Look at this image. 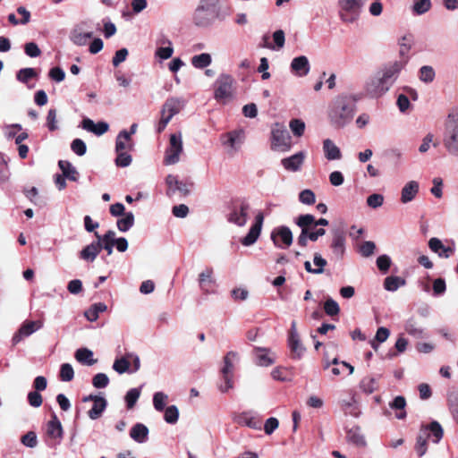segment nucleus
<instances>
[{"mask_svg":"<svg viewBox=\"0 0 458 458\" xmlns=\"http://www.w3.org/2000/svg\"><path fill=\"white\" fill-rule=\"evenodd\" d=\"M354 112L353 100L346 96H340L335 100L328 116L335 127L343 128L352 121Z\"/></svg>","mask_w":458,"mask_h":458,"instance_id":"obj_1","label":"nucleus"},{"mask_svg":"<svg viewBox=\"0 0 458 458\" xmlns=\"http://www.w3.org/2000/svg\"><path fill=\"white\" fill-rule=\"evenodd\" d=\"M228 208L227 221L238 226H243L247 222L249 203L244 199H233Z\"/></svg>","mask_w":458,"mask_h":458,"instance_id":"obj_2","label":"nucleus"},{"mask_svg":"<svg viewBox=\"0 0 458 458\" xmlns=\"http://www.w3.org/2000/svg\"><path fill=\"white\" fill-rule=\"evenodd\" d=\"M361 0H339V16L343 22L352 23L356 21L362 7Z\"/></svg>","mask_w":458,"mask_h":458,"instance_id":"obj_3","label":"nucleus"},{"mask_svg":"<svg viewBox=\"0 0 458 458\" xmlns=\"http://www.w3.org/2000/svg\"><path fill=\"white\" fill-rule=\"evenodd\" d=\"M443 143L449 154L458 156V121L448 115Z\"/></svg>","mask_w":458,"mask_h":458,"instance_id":"obj_4","label":"nucleus"},{"mask_svg":"<svg viewBox=\"0 0 458 458\" xmlns=\"http://www.w3.org/2000/svg\"><path fill=\"white\" fill-rule=\"evenodd\" d=\"M236 357V352H229L224 357V367L221 369V376L224 380V384L219 385L218 388L222 393H225L233 387V364L232 358Z\"/></svg>","mask_w":458,"mask_h":458,"instance_id":"obj_5","label":"nucleus"},{"mask_svg":"<svg viewBox=\"0 0 458 458\" xmlns=\"http://www.w3.org/2000/svg\"><path fill=\"white\" fill-rule=\"evenodd\" d=\"M182 152V140L181 133L171 134L169 147L165 151L164 164L174 165L180 159V154Z\"/></svg>","mask_w":458,"mask_h":458,"instance_id":"obj_6","label":"nucleus"},{"mask_svg":"<svg viewBox=\"0 0 458 458\" xmlns=\"http://www.w3.org/2000/svg\"><path fill=\"white\" fill-rule=\"evenodd\" d=\"M233 79L227 74H222L216 81L215 98L217 101L225 100L233 95Z\"/></svg>","mask_w":458,"mask_h":458,"instance_id":"obj_7","label":"nucleus"},{"mask_svg":"<svg viewBox=\"0 0 458 458\" xmlns=\"http://www.w3.org/2000/svg\"><path fill=\"white\" fill-rule=\"evenodd\" d=\"M271 240L277 248H287L293 243V233L289 227L282 225L272 231Z\"/></svg>","mask_w":458,"mask_h":458,"instance_id":"obj_8","label":"nucleus"},{"mask_svg":"<svg viewBox=\"0 0 458 458\" xmlns=\"http://www.w3.org/2000/svg\"><path fill=\"white\" fill-rule=\"evenodd\" d=\"M165 182L167 184V191L166 194L168 196H172L178 191L182 196H187L191 192V188L193 186L192 182H186L178 180L177 176L169 174L165 178Z\"/></svg>","mask_w":458,"mask_h":458,"instance_id":"obj_9","label":"nucleus"},{"mask_svg":"<svg viewBox=\"0 0 458 458\" xmlns=\"http://www.w3.org/2000/svg\"><path fill=\"white\" fill-rule=\"evenodd\" d=\"M271 134L272 148L286 150L290 148V135L286 130L277 124L276 127L273 128Z\"/></svg>","mask_w":458,"mask_h":458,"instance_id":"obj_10","label":"nucleus"},{"mask_svg":"<svg viewBox=\"0 0 458 458\" xmlns=\"http://www.w3.org/2000/svg\"><path fill=\"white\" fill-rule=\"evenodd\" d=\"M288 344L291 350V357L293 359H301L304 352V348L300 343L299 335L296 331V323L293 321L289 332Z\"/></svg>","mask_w":458,"mask_h":458,"instance_id":"obj_11","label":"nucleus"},{"mask_svg":"<svg viewBox=\"0 0 458 458\" xmlns=\"http://www.w3.org/2000/svg\"><path fill=\"white\" fill-rule=\"evenodd\" d=\"M389 89L387 81L382 76L374 78L367 83L366 91L371 98H379Z\"/></svg>","mask_w":458,"mask_h":458,"instance_id":"obj_12","label":"nucleus"},{"mask_svg":"<svg viewBox=\"0 0 458 458\" xmlns=\"http://www.w3.org/2000/svg\"><path fill=\"white\" fill-rule=\"evenodd\" d=\"M263 221H264V216L261 212H259L255 217L254 225H251L247 235L245 237H243L241 241V242L244 246H250V245L253 244L258 240V238L260 234V232H261Z\"/></svg>","mask_w":458,"mask_h":458,"instance_id":"obj_13","label":"nucleus"},{"mask_svg":"<svg viewBox=\"0 0 458 458\" xmlns=\"http://www.w3.org/2000/svg\"><path fill=\"white\" fill-rule=\"evenodd\" d=\"M38 328H39V325L38 322L26 320L19 328V330L13 335L12 343L13 345L18 344L23 338L30 336L32 335Z\"/></svg>","mask_w":458,"mask_h":458,"instance_id":"obj_14","label":"nucleus"},{"mask_svg":"<svg viewBox=\"0 0 458 458\" xmlns=\"http://www.w3.org/2000/svg\"><path fill=\"white\" fill-rule=\"evenodd\" d=\"M199 284L201 290L207 293L215 292L216 282L213 278V268L206 267L199 276Z\"/></svg>","mask_w":458,"mask_h":458,"instance_id":"obj_15","label":"nucleus"},{"mask_svg":"<svg viewBox=\"0 0 458 458\" xmlns=\"http://www.w3.org/2000/svg\"><path fill=\"white\" fill-rule=\"evenodd\" d=\"M114 236L115 233L113 230H108L104 235H100L98 232H95V237L100 244V250H105L108 256L113 253V248L115 243Z\"/></svg>","mask_w":458,"mask_h":458,"instance_id":"obj_16","label":"nucleus"},{"mask_svg":"<svg viewBox=\"0 0 458 458\" xmlns=\"http://www.w3.org/2000/svg\"><path fill=\"white\" fill-rule=\"evenodd\" d=\"M330 247L337 257H343L345 250V234L341 230L334 232Z\"/></svg>","mask_w":458,"mask_h":458,"instance_id":"obj_17","label":"nucleus"},{"mask_svg":"<svg viewBox=\"0 0 458 458\" xmlns=\"http://www.w3.org/2000/svg\"><path fill=\"white\" fill-rule=\"evenodd\" d=\"M100 253V244L96 242H92L90 244L85 246L79 254L80 259L87 262H93L98 255Z\"/></svg>","mask_w":458,"mask_h":458,"instance_id":"obj_18","label":"nucleus"},{"mask_svg":"<svg viewBox=\"0 0 458 458\" xmlns=\"http://www.w3.org/2000/svg\"><path fill=\"white\" fill-rule=\"evenodd\" d=\"M133 149V142L131 138L130 137V133L127 131L123 130L119 132L116 141H115V151L123 152V151H131Z\"/></svg>","mask_w":458,"mask_h":458,"instance_id":"obj_19","label":"nucleus"},{"mask_svg":"<svg viewBox=\"0 0 458 458\" xmlns=\"http://www.w3.org/2000/svg\"><path fill=\"white\" fill-rule=\"evenodd\" d=\"M292 71L299 76L307 75L310 72V63L305 55H301L293 59L291 63Z\"/></svg>","mask_w":458,"mask_h":458,"instance_id":"obj_20","label":"nucleus"},{"mask_svg":"<svg viewBox=\"0 0 458 458\" xmlns=\"http://www.w3.org/2000/svg\"><path fill=\"white\" fill-rule=\"evenodd\" d=\"M234 421L241 426H247L253 429H261V420L248 412H242L235 417Z\"/></svg>","mask_w":458,"mask_h":458,"instance_id":"obj_21","label":"nucleus"},{"mask_svg":"<svg viewBox=\"0 0 458 458\" xmlns=\"http://www.w3.org/2000/svg\"><path fill=\"white\" fill-rule=\"evenodd\" d=\"M303 161L304 154L298 152L289 157L282 159V165L286 170L296 172L301 168Z\"/></svg>","mask_w":458,"mask_h":458,"instance_id":"obj_22","label":"nucleus"},{"mask_svg":"<svg viewBox=\"0 0 458 458\" xmlns=\"http://www.w3.org/2000/svg\"><path fill=\"white\" fill-rule=\"evenodd\" d=\"M47 435L54 439L63 437V427L55 413L52 414L51 420L47 424Z\"/></svg>","mask_w":458,"mask_h":458,"instance_id":"obj_23","label":"nucleus"},{"mask_svg":"<svg viewBox=\"0 0 458 458\" xmlns=\"http://www.w3.org/2000/svg\"><path fill=\"white\" fill-rule=\"evenodd\" d=\"M419 183L416 181H410L407 182L401 192V201L408 203L411 201L419 192Z\"/></svg>","mask_w":458,"mask_h":458,"instance_id":"obj_24","label":"nucleus"},{"mask_svg":"<svg viewBox=\"0 0 458 458\" xmlns=\"http://www.w3.org/2000/svg\"><path fill=\"white\" fill-rule=\"evenodd\" d=\"M74 357L82 365L92 366L98 360L93 358V352L88 348H80L75 352Z\"/></svg>","mask_w":458,"mask_h":458,"instance_id":"obj_25","label":"nucleus"},{"mask_svg":"<svg viewBox=\"0 0 458 458\" xmlns=\"http://www.w3.org/2000/svg\"><path fill=\"white\" fill-rule=\"evenodd\" d=\"M420 429L427 430L428 432V438L432 437L434 443H438L444 435L443 428L437 421H432L428 425H422Z\"/></svg>","mask_w":458,"mask_h":458,"instance_id":"obj_26","label":"nucleus"},{"mask_svg":"<svg viewBox=\"0 0 458 458\" xmlns=\"http://www.w3.org/2000/svg\"><path fill=\"white\" fill-rule=\"evenodd\" d=\"M148 435V428L142 423H136L130 431V437L138 443H144Z\"/></svg>","mask_w":458,"mask_h":458,"instance_id":"obj_27","label":"nucleus"},{"mask_svg":"<svg viewBox=\"0 0 458 458\" xmlns=\"http://www.w3.org/2000/svg\"><path fill=\"white\" fill-rule=\"evenodd\" d=\"M323 149L325 152V157L328 160H335L340 159L342 157L341 151L339 148L334 144V142L327 139L323 142Z\"/></svg>","mask_w":458,"mask_h":458,"instance_id":"obj_28","label":"nucleus"},{"mask_svg":"<svg viewBox=\"0 0 458 458\" xmlns=\"http://www.w3.org/2000/svg\"><path fill=\"white\" fill-rule=\"evenodd\" d=\"M256 363L259 366H270L274 363V360L268 355L269 350L267 348L255 347Z\"/></svg>","mask_w":458,"mask_h":458,"instance_id":"obj_29","label":"nucleus"},{"mask_svg":"<svg viewBox=\"0 0 458 458\" xmlns=\"http://www.w3.org/2000/svg\"><path fill=\"white\" fill-rule=\"evenodd\" d=\"M214 18V15L206 13V11L196 9L193 15V21L195 25L199 27H206L211 23Z\"/></svg>","mask_w":458,"mask_h":458,"instance_id":"obj_30","label":"nucleus"},{"mask_svg":"<svg viewBox=\"0 0 458 458\" xmlns=\"http://www.w3.org/2000/svg\"><path fill=\"white\" fill-rule=\"evenodd\" d=\"M428 432L427 430L420 429L414 446L415 451L420 457L423 456L428 450Z\"/></svg>","mask_w":458,"mask_h":458,"instance_id":"obj_31","label":"nucleus"},{"mask_svg":"<svg viewBox=\"0 0 458 458\" xmlns=\"http://www.w3.org/2000/svg\"><path fill=\"white\" fill-rule=\"evenodd\" d=\"M58 166L63 173V176L70 181L76 182L78 179V173L69 161L60 160Z\"/></svg>","mask_w":458,"mask_h":458,"instance_id":"obj_32","label":"nucleus"},{"mask_svg":"<svg viewBox=\"0 0 458 458\" xmlns=\"http://www.w3.org/2000/svg\"><path fill=\"white\" fill-rule=\"evenodd\" d=\"M106 400L103 398H98L93 403L92 408L88 411V415L91 420H97L101 417L103 411L106 407Z\"/></svg>","mask_w":458,"mask_h":458,"instance_id":"obj_33","label":"nucleus"},{"mask_svg":"<svg viewBox=\"0 0 458 458\" xmlns=\"http://www.w3.org/2000/svg\"><path fill=\"white\" fill-rule=\"evenodd\" d=\"M346 437L350 443H352L358 446H363L366 444L360 427H353L350 428L347 431Z\"/></svg>","mask_w":458,"mask_h":458,"instance_id":"obj_34","label":"nucleus"},{"mask_svg":"<svg viewBox=\"0 0 458 458\" xmlns=\"http://www.w3.org/2000/svg\"><path fill=\"white\" fill-rule=\"evenodd\" d=\"M413 44V36L409 34V35H404L401 40H400V50H399V55L401 56V58H403V60H409V56H408V54L411 48V46Z\"/></svg>","mask_w":458,"mask_h":458,"instance_id":"obj_35","label":"nucleus"},{"mask_svg":"<svg viewBox=\"0 0 458 458\" xmlns=\"http://www.w3.org/2000/svg\"><path fill=\"white\" fill-rule=\"evenodd\" d=\"M182 107V102L177 98H169L164 103L162 108L173 115L177 114Z\"/></svg>","mask_w":458,"mask_h":458,"instance_id":"obj_36","label":"nucleus"},{"mask_svg":"<svg viewBox=\"0 0 458 458\" xmlns=\"http://www.w3.org/2000/svg\"><path fill=\"white\" fill-rule=\"evenodd\" d=\"M391 409L399 410V412L395 413V417L398 420H404L406 418V411L404 408L406 406V400L403 396H396L392 403L389 404Z\"/></svg>","mask_w":458,"mask_h":458,"instance_id":"obj_37","label":"nucleus"},{"mask_svg":"<svg viewBox=\"0 0 458 458\" xmlns=\"http://www.w3.org/2000/svg\"><path fill=\"white\" fill-rule=\"evenodd\" d=\"M106 309L107 306L103 302L95 303L85 311V317L89 321H96L98 318L99 313L106 311Z\"/></svg>","mask_w":458,"mask_h":458,"instance_id":"obj_38","label":"nucleus"},{"mask_svg":"<svg viewBox=\"0 0 458 458\" xmlns=\"http://www.w3.org/2000/svg\"><path fill=\"white\" fill-rule=\"evenodd\" d=\"M405 284V280L394 276L386 277L384 281V288L389 292L396 291L400 286Z\"/></svg>","mask_w":458,"mask_h":458,"instance_id":"obj_39","label":"nucleus"},{"mask_svg":"<svg viewBox=\"0 0 458 458\" xmlns=\"http://www.w3.org/2000/svg\"><path fill=\"white\" fill-rule=\"evenodd\" d=\"M211 55L208 53L194 55L191 58V64L198 69H203L211 64Z\"/></svg>","mask_w":458,"mask_h":458,"instance_id":"obj_40","label":"nucleus"},{"mask_svg":"<svg viewBox=\"0 0 458 458\" xmlns=\"http://www.w3.org/2000/svg\"><path fill=\"white\" fill-rule=\"evenodd\" d=\"M407 64V60L395 61L389 67L386 68L383 77L388 81L394 75L398 73Z\"/></svg>","mask_w":458,"mask_h":458,"instance_id":"obj_41","label":"nucleus"},{"mask_svg":"<svg viewBox=\"0 0 458 458\" xmlns=\"http://www.w3.org/2000/svg\"><path fill=\"white\" fill-rule=\"evenodd\" d=\"M123 215V218L117 220L116 225L121 232H127L134 225V216L131 212Z\"/></svg>","mask_w":458,"mask_h":458,"instance_id":"obj_42","label":"nucleus"},{"mask_svg":"<svg viewBox=\"0 0 458 458\" xmlns=\"http://www.w3.org/2000/svg\"><path fill=\"white\" fill-rule=\"evenodd\" d=\"M360 389L366 394H372L377 390V383L374 377H365L360 383Z\"/></svg>","mask_w":458,"mask_h":458,"instance_id":"obj_43","label":"nucleus"},{"mask_svg":"<svg viewBox=\"0 0 458 458\" xmlns=\"http://www.w3.org/2000/svg\"><path fill=\"white\" fill-rule=\"evenodd\" d=\"M92 37V32H81L78 30H74L72 33L71 39L75 45L84 46L86 45L87 41Z\"/></svg>","mask_w":458,"mask_h":458,"instance_id":"obj_44","label":"nucleus"},{"mask_svg":"<svg viewBox=\"0 0 458 458\" xmlns=\"http://www.w3.org/2000/svg\"><path fill=\"white\" fill-rule=\"evenodd\" d=\"M74 377V370L70 363H64L60 367L59 378L64 382H70Z\"/></svg>","mask_w":458,"mask_h":458,"instance_id":"obj_45","label":"nucleus"},{"mask_svg":"<svg viewBox=\"0 0 458 458\" xmlns=\"http://www.w3.org/2000/svg\"><path fill=\"white\" fill-rule=\"evenodd\" d=\"M431 6V0H415L412 11L415 14L420 15L429 11Z\"/></svg>","mask_w":458,"mask_h":458,"instance_id":"obj_46","label":"nucleus"},{"mask_svg":"<svg viewBox=\"0 0 458 458\" xmlns=\"http://www.w3.org/2000/svg\"><path fill=\"white\" fill-rule=\"evenodd\" d=\"M324 311L330 317L337 316L340 313V307L335 300L328 298L324 302Z\"/></svg>","mask_w":458,"mask_h":458,"instance_id":"obj_47","label":"nucleus"},{"mask_svg":"<svg viewBox=\"0 0 458 458\" xmlns=\"http://www.w3.org/2000/svg\"><path fill=\"white\" fill-rule=\"evenodd\" d=\"M37 76V72L33 68H23L21 69L16 75L19 81L22 83H28L31 79Z\"/></svg>","mask_w":458,"mask_h":458,"instance_id":"obj_48","label":"nucleus"},{"mask_svg":"<svg viewBox=\"0 0 458 458\" xmlns=\"http://www.w3.org/2000/svg\"><path fill=\"white\" fill-rule=\"evenodd\" d=\"M179 418V411L175 405L168 406L165 411L164 419L169 424H174Z\"/></svg>","mask_w":458,"mask_h":458,"instance_id":"obj_49","label":"nucleus"},{"mask_svg":"<svg viewBox=\"0 0 458 458\" xmlns=\"http://www.w3.org/2000/svg\"><path fill=\"white\" fill-rule=\"evenodd\" d=\"M168 396L163 392H157L153 396V405L155 409L158 411H162L165 410V406Z\"/></svg>","mask_w":458,"mask_h":458,"instance_id":"obj_50","label":"nucleus"},{"mask_svg":"<svg viewBox=\"0 0 458 458\" xmlns=\"http://www.w3.org/2000/svg\"><path fill=\"white\" fill-rule=\"evenodd\" d=\"M140 392L137 388H131L127 392V394L125 395V402H126L127 409L130 410L135 406V404L140 397Z\"/></svg>","mask_w":458,"mask_h":458,"instance_id":"obj_51","label":"nucleus"},{"mask_svg":"<svg viewBox=\"0 0 458 458\" xmlns=\"http://www.w3.org/2000/svg\"><path fill=\"white\" fill-rule=\"evenodd\" d=\"M217 4L218 0H201L197 9L206 11V13L216 16Z\"/></svg>","mask_w":458,"mask_h":458,"instance_id":"obj_52","label":"nucleus"},{"mask_svg":"<svg viewBox=\"0 0 458 458\" xmlns=\"http://www.w3.org/2000/svg\"><path fill=\"white\" fill-rule=\"evenodd\" d=\"M420 79L426 82H432L435 79V71L431 66L424 65L420 70Z\"/></svg>","mask_w":458,"mask_h":458,"instance_id":"obj_53","label":"nucleus"},{"mask_svg":"<svg viewBox=\"0 0 458 458\" xmlns=\"http://www.w3.org/2000/svg\"><path fill=\"white\" fill-rule=\"evenodd\" d=\"M130 365L129 360L126 357H122L114 360L113 369L119 374H123L128 371Z\"/></svg>","mask_w":458,"mask_h":458,"instance_id":"obj_54","label":"nucleus"},{"mask_svg":"<svg viewBox=\"0 0 458 458\" xmlns=\"http://www.w3.org/2000/svg\"><path fill=\"white\" fill-rule=\"evenodd\" d=\"M314 222H315V216L310 214H306V215H301L297 218L296 225L298 226H300L301 228V230H303V229L309 230V227L310 225H314Z\"/></svg>","mask_w":458,"mask_h":458,"instance_id":"obj_55","label":"nucleus"},{"mask_svg":"<svg viewBox=\"0 0 458 458\" xmlns=\"http://www.w3.org/2000/svg\"><path fill=\"white\" fill-rule=\"evenodd\" d=\"M115 165L119 167L129 166L132 161V157L127 151L116 152Z\"/></svg>","mask_w":458,"mask_h":458,"instance_id":"obj_56","label":"nucleus"},{"mask_svg":"<svg viewBox=\"0 0 458 458\" xmlns=\"http://www.w3.org/2000/svg\"><path fill=\"white\" fill-rule=\"evenodd\" d=\"M299 200L306 205H313L316 202L315 193L311 190H303L299 194Z\"/></svg>","mask_w":458,"mask_h":458,"instance_id":"obj_57","label":"nucleus"},{"mask_svg":"<svg viewBox=\"0 0 458 458\" xmlns=\"http://www.w3.org/2000/svg\"><path fill=\"white\" fill-rule=\"evenodd\" d=\"M109 384V378L105 373H98L92 378V385L96 388H105Z\"/></svg>","mask_w":458,"mask_h":458,"instance_id":"obj_58","label":"nucleus"},{"mask_svg":"<svg viewBox=\"0 0 458 458\" xmlns=\"http://www.w3.org/2000/svg\"><path fill=\"white\" fill-rule=\"evenodd\" d=\"M290 128L295 136L301 137L304 133L305 123L300 119H293L290 122Z\"/></svg>","mask_w":458,"mask_h":458,"instance_id":"obj_59","label":"nucleus"},{"mask_svg":"<svg viewBox=\"0 0 458 458\" xmlns=\"http://www.w3.org/2000/svg\"><path fill=\"white\" fill-rule=\"evenodd\" d=\"M21 442L28 447H35L38 445L36 433L34 431L27 432L25 435L21 437Z\"/></svg>","mask_w":458,"mask_h":458,"instance_id":"obj_60","label":"nucleus"},{"mask_svg":"<svg viewBox=\"0 0 458 458\" xmlns=\"http://www.w3.org/2000/svg\"><path fill=\"white\" fill-rule=\"evenodd\" d=\"M72 150L78 156H83L87 151L85 142L81 139H75L71 144Z\"/></svg>","mask_w":458,"mask_h":458,"instance_id":"obj_61","label":"nucleus"},{"mask_svg":"<svg viewBox=\"0 0 458 458\" xmlns=\"http://www.w3.org/2000/svg\"><path fill=\"white\" fill-rule=\"evenodd\" d=\"M56 110L54 108L49 109L47 115V126L50 131L57 130Z\"/></svg>","mask_w":458,"mask_h":458,"instance_id":"obj_62","label":"nucleus"},{"mask_svg":"<svg viewBox=\"0 0 458 458\" xmlns=\"http://www.w3.org/2000/svg\"><path fill=\"white\" fill-rule=\"evenodd\" d=\"M376 249V244L373 242L366 241L360 246V252L363 257L371 256Z\"/></svg>","mask_w":458,"mask_h":458,"instance_id":"obj_63","label":"nucleus"},{"mask_svg":"<svg viewBox=\"0 0 458 458\" xmlns=\"http://www.w3.org/2000/svg\"><path fill=\"white\" fill-rule=\"evenodd\" d=\"M28 402L32 407L38 408L43 403L42 395L38 391H31L28 394Z\"/></svg>","mask_w":458,"mask_h":458,"instance_id":"obj_64","label":"nucleus"}]
</instances>
